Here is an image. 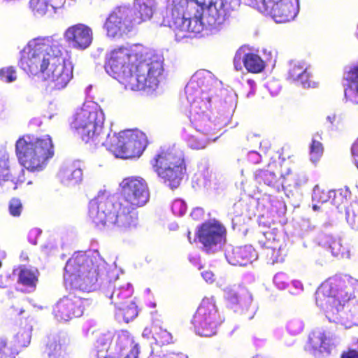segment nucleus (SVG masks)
Masks as SVG:
<instances>
[{"label":"nucleus","instance_id":"1","mask_svg":"<svg viewBox=\"0 0 358 358\" xmlns=\"http://www.w3.org/2000/svg\"><path fill=\"white\" fill-rule=\"evenodd\" d=\"M120 193L115 196H98L90 201L87 218L99 228L117 227L130 231L138 224L137 209L150 201V189L141 177H128L120 183Z\"/></svg>","mask_w":358,"mask_h":358},{"label":"nucleus","instance_id":"2","mask_svg":"<svg viewBox=\"0 0 358 358\" xmlns=\"http://www.w3.org/2000/svg\"><path fill=\"white\" fill-rule=\"evenodd\" d=\"M105 115L97 105L83 104L73 115L70 129L84 143L90 145H103L116 157H139L148 142L145 134L140 131H122L107 133L103 124Z\"/></svg>","mask_w":358,"mask_h":358},{"label":"nucleus","instance_id":"3","mask_svg":"<svg viewBox=\"0 0 358 358\" xmlns=\"http://www.w3.org/2000/svg\"><path fill=\"white\" fill-rule=\"evenodd\" d=\"M104 68L125 89L133 91L154 90L164 70L160 57L149 54L138 45L112 50L106 57Z\"/></svg>","mask_w":358,"mask_h":358},{"label":"nucleus","instance_id":"4","mask_svg":"<svg viewBox=\"0 0 358 358\" xmlns=\"http://www.w3.org/2000/svg\"><path fill=\"white\" fill-rule=\"evenodd\" d=\"M317 306L348 328L358 325V301L338 275L329 277L315 292Z\"/></svg>","mask_w":358,"mask_h":358},{"label":"nucleus","instance_id":"5","mask_svg":"<svg viewBox=\"0 0 358 358\" xmlns=\"http://www.w3.org/2000/svg\"><path fill=\"white\" fill-rule=\"evenodd\" d=\"M62 40L53 36L30 40L20 51L19 67L28 74L45 80L66 59Z\"/></svg>","mask_w":358,"mask_h":358},{"label":"nucleus","instance_id":"6","mask_svg":"<svg viewBox=\"0 0 358 358\" xmlns=\"http://www.w3.org/2000/svg\"><path fill=\"white\" fill-rule=\"evenodd\" d=\"M212 1L173 0L171 13L167 16V24L173 31L176 41L191 38L192 34H199L203 30V13Z\"/></svg>","mask_w":358,"mask_h":358},{"label":"nucleus","instance_id":"7","mask_svg":"<svg viewBox=\"0 0 358 358\" xmlns=\"http://www.w3.org/2000/svg\"><path fill=\"white\" fill-rule=\"evenodd\" d=\"M100 262L98 255L76 252L64 267L66 285L72 289L90 292L100 274Z\"/></svg>","mask_w":358,"mask_h":358},{"label":"nucleus","instance_id":"8","mask_svg":"<svg viewBox=\"0 0 358 358\" xmlns=\"http://www.w3.org/2000/svg\"><path fill=\"white\" fill-rule=\"evenodd\" d=\"M150 164L162 182L174 189L178 188L187 173L183 153L171 146H162L152 157Z\"/></svg>","mask_w":358,"mask_h":358},{"label":"nucleus","instance_id":"9","mask_svg":"<svg viewBox=\"0 0 358 358\" xmlns=\"http://www.w3.org/2000/svg\"><path fill=\"white\" fill-rule=\"evenodd\" d=\"M15 152L20 163L30 171H41L54 155V145L49 135L34 137L26 134L15 143Z\"/></svg>","mask_w":358,"mask_h":358},{"label":"nucleus","instance_id":"10","mask_svg":"<svg viewBox=\"0 0 358 358\" xmlns=\"http://www.w3.org/2000/svg\"><path fill=\"white\" fill-rule=\"evenodd\" d=\"M192 322L197 333L202 336H211L215 334L217 326L220 324V317L215 301L213 296L204 297Z\"/></svg>","mask_w":358,"mask_h":358},{"label":"nucleus","instance_id":"11","mask_svg":"<svg viewBox=\"0 0 358 358\" xmlns=\"http://www.w3.org/2000/svg\"><path fill=\"white\" fill-rule=\"evenodd\" d=\"M131 8L126 6L115 7L108 15L103 24L106 36L110 38H122L135 29L131 19Z\"/></svg>","mask_w":358,"mask_h":358},{"label":"nucleus","instance_id":"12","mask_svg":"<svg viewBox=\"0 0 358 358\" xmlns=\"http://www.w3.org/2000/svg\"><path fill=\"white\" fill-rule=\"evenodd\" d=\"M134 289L129 283L124 285H114L109 294L111 303L119 310L125 322L134 320L138 314L136 303L131 300Z\"/></svg>","mask_w":358,"mask_h":358},{"label":"nucleus","instance_id":"13","mask_svg":"<svg viewBox=\"0 0 358 358\" xmlns=\"http://www.w3.org/2000/svg\"><path fill=\"white\" fill-rule=\"evenodd\" d=\"M196 236L203 250L209 253L225 242L226 229L220 223L206 222L199 227Z\"/></svg>","mask_w":358,"mask_h":358},{"label":"nucleus","instance_id":"14","mask_svg":"<svg viewBox=\"0 0 358 358\" xmlns=\"http://www.w3.org/2000/svg\"><path fill=\"white\" fill-rule=\"evenodd\" d=\"M335 334L328 329H317L312 331L308 336V341L305 345V350L319 356L322 353L329 355L336 347L334 340Z\"/></svg>","mask_w":358,"mask_h":358},{"label":"nucleus","instance_id":"15","mask_svg":"<svg viewBox=\"0 0 358 358\" xmlns=\"http://www.w3.org/2000/svg\"><path fill=\"white\" fill-rule=\"evenodd\" d=\"M86 301L82 298L69 295L60 299L53 308V315L59 321H69L80 317L84 312Z\"/></svg>","mask_w":358,"mask_h":358},{"label":"nucleus","instance_id":"16","mask_svg":"<svg viewBox=\"0 0 358 358\" xmlns=\"http://www.w3.org/2000/svg\"><path fill=\"white\" fill-rule=\"evenodd\" d=\"M211 99L210 97H198L192 99L190 110L189 118L195 128L204 132L209 127L210 117L209 112L211 107Z\"/></svg>","mask_w":358,"mask_h":358},{"label":"nucleus","instance_id":"17","mask_svg":"<svg viewBox=\"0 0 358 358\" xmlns=\"http://www.w3.org/2000/svg\"><path fill=\"white\" fill-rule=\"evenodd\" d=\"M66 41L77 50L87 48L93 40V32L87 25L78 23L69 27L64 32Z\"/></svg>","mask_w":358,"mask_h":358},{"label":"nucleus","instance_id":"18","mask_svg":"<svg viewBox=\"0 0 358 358\" xmlns=\"http://www.w3.org/2000/svg\"><path fill=\"white\" fill-rule=\"evenodd\" d=\"M73 66L67 62L66 59L45 80L48 82L53 89L62 90L65 88L73 78Z\"/></svg>","mask_w":358,"mask_h":358},{"label":"nucleus","instance_id":"19","mask_svg":"<svg viewBox=\"0 0 358 358\" xmlns=\"http://www.w3.org/2000/svg\"><path fill=\"white\" fill-rule=\"evenodd\" d=\"M230 4L227 0H213L206 12L207 23L210 26L222 24L229 15Z\"/></svg>","mask_w":358,"mask_h":358},{"label":"nucleus","instance_id":"20","mask_svg":"<svg viewBox=\"0 0 358 358\" xmlns=\"http://www.w3.org/2000/svg\"><path fill=\"white\" fill-rule=\"evenodd\" d=\"M87 335H94V350L96 358H106L107 352L113 340L110 332L104 329H96L94 326L90 327L86 331Z\"/></svg>","mask_w":358,"mask_h":358},{"label":"nucleus","instance_id":"21","mask_svg":"<svg viewBox=\"0 0 358 358\" xmlns=\"http://www.w3.org/2000/svg\"><path fill=\"white\" fill-rule=\"evenodd\" d=\"M225 256L230 264L243 266L255 259L257 255L251 246L244 245L227 250Z\"/></svg>","mask_w":358,"mask_h":358},{"label":"nucleus","instance_id":"22","mask_svg":"<svg viewBox=\"0 0 358 358\" xmlns=\"http://www.w3.org/2000/svg\"><path fill=\"white\" fill-rule=\"evenodd\" d=\"M297 13L298 7L292 0H281L268 15L278 23H286L293 20Z\"/></svg>","mask_w":358,"mask_h":358},{"label":"nucleus","instance_id":"23","mask_svg":"<svg viewBox=\"0 0 358 358\" xmlns=\"http://www.w3.org/2000/svg\"><path fill=\"white\" fill-rule=\"evenodd\" d=\"M131 19L136 28L140 24L150 20L154 13L153 0H134L131 8Z\"/></svg>","mask_w":358,"mask_h":358},{"label":"nucleus","instance_id":"24","mask_svg":"<svg viewBox=\"0 0 358 358\" xmlns=\"http://www.w3.org/2000/svg\"><path fill=\"white\" fill-rule=\"evenodd\" d=\"M278 173L283 178L282 182V187L293 186L294 187H300L306 185L308 182V178L302 173L293 174L289 168L286 167V164H281Z\"/></svg>","mask_w":358,"mask_h":358},{"label":"nucleus","instance_id":"25","mask_svg":"<svg viewBox=\"0 0 358 358\" xmlns=\"http://www.w3.org/2000/svg\"><path fill=\"white\" fill-rule=\"evenodd\" d=\"M38 269L21 266L19 267L17 282L31 290H34L38 282Z\"/></svg>","mask_w":358,"mask_h":358},{"label":"nucleus","instance_id":"26","mask_svg":"<svg viewBox=\"0 0 358 358\" xmlns=\"http://www.w3.org/2000/svg\"><path fill=\"white\" fill-rule=\"evenodd\" d=\"M60 181L66 185H74L79 183L83 179L81 169L71 166L61 169L59 172Z\"/></svg>","mask_w":358,"mask_h":358},{"label":"nucleus","instance_id":"27","mask_svg":"<svg viewBox=\"0 0 358 358\" xmlns=\"http://www.w3.org/2000/svg\"><path fill=\"white\" fill-rule=\"evenodd\" d=\"M243 63L245 69L252 73H259L265 67V62L257 54L248 52L243 55Z\"/></svg>","mask_w":358,"mask_h":358},{"label":"nucleus","instance_id":"28","mask_svg":"<svg viewBox=\"0 0 358 358\" xmlns=\"http://www.w3.org/2000/svg\"><path fill=\"white\" fill-rule=\"evenodd\" d=\"M66 345L65 339L54 338L48 341L45 352L48 358H60L66 354Z\"/></svg>","mask_w":358,"mask_h":358},{"label":"nucleus","instance_id":"29","mask_svg":"<svg viewBox=\"0 0 358 358\" xmlns=\"http://www.w3.org/2000/svg\"><path fill=\"white\" fill-rule=\"evenodd\" d=\"M255 177L259 183H264L270 187H275L278 182L277 175L269 170H257Z\"/></svg>","mask_w":358,"mask_h":358},{"label":"nucleus","instance_id":"30","mask_svg":"<svg viewBox=\"0 0 358 358\" xmlns=\"http://www.w3.org/2000/svg\"><path fill=\"white\" fill-rule=\"evenodd\" d=\"M119 339L122 342L123 340L127 339L130 344V350L129 352L120 354L109 355L106 358H138L139 354V348L138 344H134L132 338L126 334H122L119 336Z\"/></svg>","mask_w":358,"mask_h":358},{"label":"nucleus","instance_id":"31","mask_svg":"<svg viewBox=\"0 0 358 358\" xmlns=\"http://www.w3.org/2000/svg\"><path fill=\"white\" fill-rule=\"evenodd\" d=\"M281 0H245L250 6L256 8L259 11L268 15Z\"/></svg>","mask_w":358,"mask_h":358},{"label":"nucleus","instance_id":"32","mask_svg":"<svg viewBox=\"0 0 358 358\" xmlns=\"http://www.w3.org/2000/svg\"><path fill=\"white\" fill-rule=\"evenodd\" d=\"M330 199L329 192L327 190L320 189L319 187L315 188L313 194V201L316 203L313 205V208L317 210L320 208L317 203H324Z\"/></svg>","mask_w":358,"mask_h":358},{"label":"nucleus","instance_id":"33","mask_svg":"<svg viewBox=\"0 0 358 358\" xmlns=\"http://www.w3.org/2000/svg\"><path fill=\"white\" fill-rule=\"evenodd\" d=\"M29 6L35 15H43L50 8L49 0H30Z\"/></svg>","mask_w":358,"mask_h":358},{"label":"nucleus","instance_id":"34","mask_svg":"<svg viewBox=\"0 0 358 358\" xmlns=\"http://www.w3.org/2000/svg\"><path fill=\"white\" fill-rule=\"evenodd\" d=\"M306 66L303 64L293 62L290 64L288 71L287 78L292 82H296L300 78V76L305 72Z\"/></svg>","mask_w":358,"mask_h":358},{"label":"nucleus","instance_id":"35","mask_svg":"<svg viewBox=\"0 0 358 358\" xmlns=\"http://www.w3.org/2000/svg\"><path fill=\"white\" fill-rule=\"evenodd\" d=\"M153 338L156 344L161 346L170 344L173 341V337L171 333L161 328L155 333Z\"/></svg>","mask_w":358,"mask_h":358},{"label":"nucleus","instance_id":"36","mask_svg":"<svg viewBox=\"0 0 358 358\" xmlns=\"http://www.w3.org/2000/svg\"><path fill=\"white\" fill-rule=\"evenodd\" d=\"M346 220L353 229L358 228V201L355 202L346 211Z\"/></svg>","mask_w":358,"mask_h":358},{"label":"nucleus","instance_id":"37","mask_svg":"<svg viewBox=\"0 0 358 358\" xmlns=\"http://www.w3.org/2000/svg\"><path fill=\"white\" fill-rule=\"evenodd\" d=\"M17 79L16 70L10 66L0 69V80L6 83H12Z\"/></svg>","mask_w":358,"mask_h":358},{"label":"nucleus","instance_id":"38","mask_svg":"<svg viewBox=\"0 0 358 358\" xmlns=\"http://www.w3.org/2000/svg\"><path fill=\"white\" fill-rule=\"evenodd\" d=\"M323 153V145L316 138H313L310 145V159L313 162H317L319 158L322 155Z\"/></svg>","mask_w":358,"mask_h":358},{"label":"nucleus","instance_id":"39","mask_svg":"<svg viewBox=\"0 0 358 358\" xmlns=\"http://www.w3.org/2000/svg\"><path fill=\"white\" fill-rule=\"evenodd\" d=\"M345 97L350 103L358 105V84L350 83L345 89Z\"/></svg>","mask_w":358,"mask_h":358},{"label":"nucleus","instance_id":"40","mask_svg":"<svg viewBox=\"0 0 358 358\" xmlns=\"http://www.w3.org/2000/svg\"><path fill=\"white\" fill-rule=\"evenodd\" d=\"M332 255L335 257L342 256L345 251V248L342 244L340 238H332L329 243Z\"/></svg>","mask_w":358,"mask_h":358},{"label":"nucleus","instance_id":"41","mask_svg":"<svg viewBox=\"0 0 358 358\" xmlns=\"http://www.w3.org/2000/svg\"><path fill=\"white\" fill-rule=\"evenodd\" d=\"M187 142L189 148L195 150L203 149L206 145V143L204 139L195 135L189 136L187 138Z\"/></svg>","mask_w":358,"mask_h":358},{"label":"nucleus","instance_id":"42","mask_svg":"<svg viewBox=\"0 0 358 358\" xmlns=\"http://www.w3.org/2000/svg\"><path fill=\"white\" fill-rule=\"evenodd\" d=\"M296 82L304 88L314 87L315 86V83L311 80V76L308 71V68H306L305 72L303 73L300 78Z\"/></svg>","mask_w":358,"mask_h":358},{"label":"nucleus","instance_id":"43","mask_svg":"<svg viewBox=\"0 0 358 358\" xmlns=\"http://www.w3.org/2000/svg\"><path fill=\"white\" fill-rule=\"evenodd\" d=\"M22 210V204L20 199L13 198L9 203V213L14 217L20 216Z\"/></svg>","mask_w":358,"mask_h":358},{"label":"nucleus","instance_id":"44","mask_svg":"<svg viewBox=\"0 0 358 358\" xmlns=\"http://www.w3.org/2000/svg\"><path fill=\"white\" fill-rule=\"evenodd\" d=\"M348 80L353 84H358V64L353 66L348 72Z\"/></svg>","mask_w":358,"mask_h":358},{"label":"nucleus","instance_id":"45","mask_svg":"<svg viewBox=\"0 0 358 358\" xmlns=\"http://www.w3.org/2000/svg\"><path fill=\"white\" fill-rule=\"evenodd\" d=\"M172 210L176 215H182L186 210V207L181 200H176L173 203Z\"/></svg>","mask_w":358,"mask_h":358},{"label":"nucleus","instance_id":"46","mask_svg":"<svg viewBox=\"0 0 358 358\" xmlns=\"http://www.w3.org/2000/svg\"><path fill=\"white\" fill-rule=\"evenodd\" d=\"M9 351L10 348L7 338L0 336V358L6 357Z\"/></svg>","mask_w":358,"mask_h":358},{"label":"nucleus","instance_id":"47","mask_svg":"<svg viewBox=\"0 0 358 358\" xmlns=\"http://www.w3.org/2000/svg\"><path fill=\"white\" fill-rule=\"evenodd\" d=\"M244 294L237 291H231L229 292L227 299L232 303H238L243 298Z\"/></svg>","mask_w":358,"mask_h":358},{"label":"nucleus","instance_id":"48","mask_svg":"<svg viewBox=\"0 0 358 358\" xmlns=\"http://www.w3.org/2000/svg\"><path fill=\"white\" fill-rule=\"evenodd\" d=\"M340 358H358V350L348 348L341 352Z\"/></svg>","mask_w":358,"mask_h":358},{"label":"nucleus","instance_id":"49","mask_svg":"<svg viewBox=\"0 0 358 358\" xmlns=\"http://www.w3.org/2000/svg\"><path fill=\"white\" fill-rule=\"evenodd\" d=\"M10 177V170L6 167L0 166V184L2 182L9 181Z\"/></svg>","mask_w":358,"mask_h":358},{"label":"nucleus","instance_id":"50","mask_svg":"<svg viewBox=\"0 0 358 358\" xmlns=\"http://www.w3.org/2000/svg\"><path fill=\"white\" fill-rule=\"evenodd\" d=\"M257 222L259 227L268 229L271 228L272 224L271 220L264 215H262L258 217Z\"/></svg>","mask_w":358,"mask_h":358},{"label":"nucleus","instance_id":"51","mask_svg":"<svg viewBox=\"0 0 358 358\" xmlns=\"http://www.w3.org/2000/svg\"><path fill=\"white\" fill-rule=\"evenodd\" d=\"M284 278V275L282 273H278L274 276L273 281L275 284L280 287V289H283L286 287L287 283L284 282L282 280Z\"/></svg>","mask_w":358,"mask_h":358},{"label":"nucleus","instance_id":"52","mask_svg":"<svg viewBox=\"0 0 358 358\" xmlns=\"http://www.w3.org/2000/svg\"><path fill=\"white\" fill-rule=\"evenodd\" d=\"M351 153L355 161L356 166L358 169V138L352 145Z\"/></svg>","mask_w":358,"mask_h":358},{"label":"nucleus","instance_id":"53","mask_svg":"<svg viewBox=\"0 0 358 358\" xmlns=\"http://www.w3.org/2000/svg\"><path fill=\"white\" fill-rule=\"evenodd\" d=\"M66 0H49L50 8L55 10L64 7Z\"/></svg>","mask_w":358,"mask_h":358},{"label":"nucleus","instance_id":"54","mask_svg":"<svg viewBox=\"0 0 358 358\" xmlns=\"http://www.w3.org/2000/svg\"><path fill=\"white\" fill-rule=\"evenodd\" d=\"M242 62L243 57H241V55H236L234 58V66L236 71L242 70Z\"/></svg>","mask_w":358,"mask_h":358},{"label":"nucleus","instance_id":"55","mask_svg":"<svg viewBox=\"0 0 358 358\" xmlns=\"http://www.w3.org/2000/svg\"><path fill=\"white\" fill-rule=\"evenodd\" d=\"M201 275L206 281H213L214 274L211 271H205L201 273Z\"/></svg>","mask_w":358,"mask_h":358},{"label":"nucleus","instance_id":"56","mask_svg":"<svg viewBox=\"0 0 358 358\" xmlns=\"http://www.w3.org/2000/svg\"><path fill=\"white\" fill-rule=\"evenodd\" d=\"M10 310L12 311V314L15 315H20L24 312V310L22 308H19L18 307H15V306H13L10 308Z\"/></svg>","mask_w":358,"mask_h":358},{"label":"nucleus","instance_id":"57","mask_svg":"<svg viewBox=\"0 0 358 358\" xmlns=\"http://www.w3.org/2000/svg\"><path fill=\"white\" fill-rule=\"evenodd\" d=\"M194 83L192 82L190 83H189L187 86H186V88H185V92L186 94H187V96L190 95L191 94V90L194 88Z\"/></svg>","mask_w":358,"mask_h":358},{"label":"nucleus","instance_id":"58","mask_svg":"<svg viewBox=\"0 0 358 358\" xmlns=\"http://www.w3.org/2000/svg\"><path fill=\"white\" fill-rule=\"evenodd\" d=\"M151 334V329L148 327H145L143 331V336L148 338Z\"/></svg>","mask_w":358,"mask_h":358},{"label":"nucleus","instance_id":"59","mask_svg":"<svg viewBox=\"0 0 358 358\" xmlns=\"http://www.w3.org/2000/svg\"><path fill=\"white\" fill-rule=\"evenodd\" d=\"M251 157H255L256 159H258L259 156L256 152H252L250 154Z\"/></svg>","mask_w":358,"mask_h":358},{"label":"nucleus","instance_id":"60","mask_svg":"<svg viewBox=\"0 0 358 358\" xmlns=\"http://www.w3.org/2000/svg\"><path fill=\"white\" fill-rule=\"evenodd\" d=\"M187 236H188L189 242H191V236H190V232L189 231L188 232Z\"/></svg>","mask_w":358,"mask_h":358},{"label":"nucleus","instance_id":"61","mask_svg":"<svg viewBox=\"0 0 358 358\" xmlns=\"http://www.w3.org/2000/svg\"><path fill=\"white\" fill-rule=\"evenodd\" d=\"M262 234H263V235H264V236H266V234H267V232H264H264H262Z\"/></svg>","mask_w":358,"mask_h":358},{"label":"nucleus","instance_id":"62","mask_svg":"<svg viewBox=\"0 0 358 358\" xmlns=\"http://www.w3.org/2000/svg\"><path fill=\"white\" fill-rule=\"evenodd\" d=\"M1 265H2V263H1V261L0 260V268L1 267Z\"/></svg>","mask_w":358,"mask_h":358},{"label":"nucleus","instance_id":"63","mask_svg":"<svg viewBox=\"0 0 358 358\" xmlns=\"http://www.w3.org/2000/svg\"><path fill=\"white\" fill-rule=\"evenodd\" d=\"M317 136H318L320 138H321V136H320L318 134H317Z\"/></svg>","mask_w":358,"mask_h":358},{"label":"nucleus","instance_id":"64","mask_svg":"<svg viewBox=\"0 0 358 358\" xmlns=\"http://www.w3.org/2000/svg\"><path fill=\"white\" fill-rule=\"evenodd\" d=\"M120 299H123V295H120Z\"/></svg>","mask_w":358,"mask_h":358}]
</instances>
